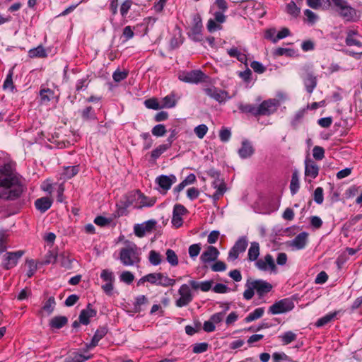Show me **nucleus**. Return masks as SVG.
I'll return each instance as SVG.
<instances>
[{"instance_id":"f257e3e1","label":"nucleus","mask_w":362,"mask_h":362,"mask_svg":"<svg viewBox=\"0 0 362 362\" xmlns=\"http://www.w3.org/2000/svg\"><path fill=\"white\" fill-rule=\"evenodd\" d=\"M24 191L19 177L13 172L10 164L0 167V199L16 200Z\"/></svg>"},{"instance_id":"f03ea898","label":"nucleus","mask_w":362,"mask_h":362,"mask_svg":"<svg viewBox=\"0 0 362 362\" xmlns=\"http://www.w3.org/2000/svg\"><path fill=\"white\" fill-rule=\"evenodd\" d=\"M213 284V280L197 281L194 279H190L188 284H182L178 289L180 297L175 300V305L178 308L188 305L194 298L192 290L207 292L211 290Z\"/></svg>"},{"instance_id":"7ed1b4c3","label":"nucleus","mask_w":362,"mask_h":362,"mask_svg":"<svg viewBox=\"0 0 362 362\" xmlns=\"http://www.w3.org/2000/svg\"><path fill=\"white\" fill-rule=\"evenodd\" d=\"M119 260L124 266L139 267L141 262L139 249L130 241L125 242V247L119 251Z\"/></svg>"},{"instance_id":"20e7f679","label":"nucleus","mask_w":362,"mask_h":362,"mask_svg":"<svg viewBox=\"0 0 362 362\" xmlns=\"http://www.w3.org/2000/svg\"><path fill=\"white\" fill-rule=\"evenodd\" d=\"M246 289L243 292V298L249 300L255 295V291L259 297L264 296L266 293L270 292L272 289V285L262 279H248L245 283Z\"/></svg>"},{"instance_id":"39448f33","label":"nucleus","mask_w":362,"mask_h":362,"mask_svg":"<svg viewBox=\"0 0 362 362\" xmlns=\"http://www.w3.org/2000/svg\"><path fill=\"white\" fill-rule=\"evenodd\" d=\"M148 283L155 286L169 287L174 286L175 284V279L161 272L151 273L148 274Z\"/></svg>"},{"instance_id":"423d86ee","label":"nucleus","mask_w":362,"mask_h":362,"mask_svg":"<svg viewBox=\"0 0 362 362\" xmlns=\"http://www.w3.org/2000/svg\"><path fill=\"white\" fill-rule=\"evenodd\" d=\"M259 106V116H269L274 114L280 106L278 99L270 98L262 101Z\"/></svg>"},{"instance_id":"0eeeda50","label":"nucleus","mask_w":362,"mask_h":362,"mask_svg":"<svg viewBox=\"0 0 362 362\" xmlns=\"http://www.w3.org/2000/svg\"><path fill=\"white\" fill-rule=\"evenodd\" d=\"M248 245V240L246 236H242L238 239L234 245L228 252V260L235 261L239 257L240 253L245 251Z\"/></svg>"},{"instance_id":"6e6552de","label":"nucleus","mask_w":362,"mask_h":362,"mask_svg":"<svg viewBox=\"0 0 362 362\" xmlns=\"http://www.w3.org/2000/svg\"><path fill=\"white\" fill-rule=\"evenodd\" d=\"M255 265L257 269L262 272H269L276 273L277 268L272 255L267 254L264 257L258 259Z\"/></svg>"},{"instance_id":"1a4fd4ad","label":"nucleus","mask_w":362,"mask_h":362,"mask_svg":"<svg viewBox=\"0 0 362 362\" xmlns=\"http://www.w3.org/2000/svg\"><path fill=\"white\" fill-rule=\"evenodd\" d=\"M293 308V302L289 298H284L271 305L269 312L273 315L281 314L292 310Z\"/></svg>"},{"instance_id":"9d476101","label":"nucleus","mask_w":362,"mask_h":362,"mask_svg":"<svg viewBox=\"0 0 362 362\" xmlns=\"http://www.w3.org/2000/svg\"><path fill=\"white\" fill-rule=\"evenodd\" d=\"M336 11L346 21L356 22L359 18L356 10L351 7L348 2L338 8Z\"/></svg>"},{"instance_id":"9b49d317","label":"nucleus","mask_w":362,"mask_h":362,"mask_svg":"<svg viewBox=\"0 0 362 362\" xmlns=\"http://www.w3.org/2000/svg\"><path fill=\"white\" fill-rule=\"evenodd\" d=\"M24 251L18 250L16 252H8L4 255L2 266L6 269H10L14 267L18 259L23 255Z\"/></svg>"},{"instance_id":"f8f14e48","label":"nucleus","mask_w":362,"mask_h":362,"mask_svg":"<svg viewBox=\"0 0 362 362\" xmlns=\"http://www.w3.org/2000/svg\"><path fill=\"white\" fill-rule=\"evenodd\" d=\"M204 77V74L200 70H194L180 74L178 78L186 83H197L201 82Z\"/></svg>"},{"instance_id":"ddd939ff","label":"nucleus","mask_w":362,"mask_h":362,"mask_svg":"<svg viewBox=\"0 0 362 362\" xmlns=\"http://www.w3.org/2000/svg\"><path fill=\"white\" fill-rule=\"evenodd\" d=\"M156 224V221L155 220H148L141 224H136L134 227V233L137 237L141 238L146 233L151 232Z\"/></svg>"},{"instance_id":"4468645a","label":"nucleus","mask_w":362,"mask_h":362,"mask_svg":"<svg viewBox=\"0 0 362 362\" xmlns=\"http://www.w3.org/2000/svg\"><path fill=\"white\" fill-rule=\"evenodd\" d=\"M218 250L214 246H208L200 256V260L204 264L216 261L219 256Z\"/></svg>"},{"instance_id":"2eb2a0df","label":"nucleus","mask_w":362,"mask_h":362,"mask_svg":"<svg viewBox=\"0 0 362 362\" xmlns=\"http://www.w3.org/2000/svg\"><path fill=\"white\" fill-rule=\"evenodd\" d=\"M308 233L307 232H301L291 240L288 245L294 250H302L305 247L308 243Z\"/></svg>"},{"instance_id":"dca6fc26","label":"nucleus","mask_w":362,"mask_h":362,"mask_svg":"<svg viewBox=\"0 0 362 362\" xmlns=\"http://www.w3.org/2000/svg\"><path fill=\"white\" fill-rule=\"evenodd\" d=\"M204 91L208 96L214 99L218 103L224 102L230 98L228 96V94L226 91L218 89L215 87L206 88Z\"/></svg>"},{"instance_id":"f3484780","label":"nucleus","mask_w":362,"mask_h":362,"mask_svg":"<svg viewBox=\"0 0 362 362\" xmlns=\"http://www.w3.org/2000/svg\"><path fill=\"white\" fill-rule=\"evenodd\" d=\"M187 212L186 208L181 204H175L173 208L172 224L175 228H179L182 225L183 221L182 216Z\"/></svg>"},{"instance_id":"a211bd4d","label":"nucleus","mask_w":362,"mask_h":362,"mask_svg":"<svg viewBox=\"0 0 362 362\" xmlns=\"http://www.w3.org/2000/svg\"><path fill=\"white\" fill-rule=\"evenodd\" d=\"M177 181L176 177L173 175H162L156 177V183L162 188L165 192L170 189L173 184Z\"/></svg>"},{"instance_id":"6ab92c4d","label":"nucleus","mask_w":362,"mask_h":362,"mask_svg":"<svg viewBox=\"0 0 362 362\" xmlns=\"http://www.w3.org/2000/svg\"><path fill=\"white\" fill-rule=\"evenodd\" d=\"M90 304L88 305L86 309L82 310L78 317L80 322L83 325H87L90 322V318L93 317L96 315V311L90 307Z\"/></svg>"},{"instance_id":"aec40b11","label":"nucleus","mask_w":362,"mask_h":362,"mask_svg":"<svg viewBox=\"0 0 362 362\" xmlns=\"http://www.w3.org/2000/svg\"><path fill=\"white\" fill-rule=\"evenodd\" d=\"M303 83L305 86L306 90L309 93H312L317 86V78L312 73L307 72L303 76Z\"/></svg>"},{"instance_id":"412c9836","label":"nucleus","mask_w":362,"mask_h":362,"mask_svg":"<svg viewBox=\"0 0 362 362\" xmlns=\"http://www.w3.org/2000/svg\"><path fill=\"white\" fill-rule=\"evenodd\" d=\"M212 186L216 189L214 194L212 195V198L214 200H218L226 192V185L223 180L216 179L214 180V181L212 182Z\"/></svg>"},{"instance_id":"4be33fe9","label":"nucleus","mask_w":362,"mask_h":362,"mask_svg":"<svg viewBox=\"0 0 362 362\" xmlns=\"http://www.w3.org/2000/svg\"><path fill=\"white\" fill-rule=\"evenodd\" d=\"M305 176L315 178L318 175L319 168L317 165L311 160H306L305 162Z\"/></svg>"},{"instance_id":"5701e85b","label":"nucleus","mask_w":362,"mask_h":362,"mask_svg":"<svg viewBox=\"0 0 362 362\" xmlns=\"http://www.w3.org/2000/svg\"><path fill=\"white\" fill-rule=\"evenodd\" d=\"M254 153V148L250 142L245 140L242 142L241 148L238 150V154L241 158H247Z\"/></svg>"},{"instance_id":"b1692460","label":"nucleus","mask_w":362,"mask_h":362,"mask_svg":"<svg viewBox=\"0 0 362 362\" xmlns=\"http://www.w3.org/2000/svg\"><path fill=\"white\" fill-rule=\"evenodd\" d=\"M260 254L259 244L257 242H252L247 252V259L250 262H256Z\"/></svg>"},{"instance_id":"393cba45","label":"nucleus","mask_w":362,"mask_h":362,"mask_svg":"<svg viewBox=\"0 0 362 362\" xmlns=\"http://www.w3.org/2000/svg\"><path fill=\"white\" fill-rule=\"evenodd\" d=\"M107 333V329L105 327H100L99 329H98L95 331L90 343L89 344H87V347L88 349H91L97 346L99 341L102 339L106 335Z\"/></svg>"},{"instance_id":"a878e982","label":"nucleus","mask_w":362,"mask_h":362,"mask_svg":"<svg viewBox=\"0 0 362 362\" xmlns=\"http://www.w3.org/2000/svg\"><path fill=\"white\" fill-rule=\"evenodd\" d=\"M238 109L243 113H250L255 117L259 116V106L253 104H245L240 103Z\"/></svg>"},{"instance_id":"bb28decb","label":"nucleus","mask_w":362,"mask_h":362,"mask_svg":"<svg viewBox=\"0 0 362 362\" xmlns=\"http://www.w3.org/2000/svg\"><path fill=\"white\" fill-rule=\"evenodd\" d=\"M358 35L356 30H350L347 32L346 37L345 40L347 46H356L358 47H362V42L355 37Z\"/></svg>"},{"instance_id":"cd10ccee","label":"nucleus","mask_w":362,"mask_h":362,"mask_svg":"<svg viewBox=\"0 0 362 362\" xmlns=\"http://www.w3.org/2000/svg\"><path fill=\"white\" fill-rule=\"evenodd\" d=\"M52 201L48 197H42L35 202V206L37 210L44 213L52 206Z\"/></svg>"},{"instance_id":"c85d7f7f","label":"nucleus","mask_w":362,"mask_h":362,"mask_svg":"<svg viewBox=\"0 0 362 362\" xmlns=\"http://www.w3.org/2000/svg\"><path fill=\"white\" fill-rule=\"evenodd\" d=\"M300 188L299 175L297 170H294L292 173L291 180L290 183V190L292 195L297 193Z\"/></svg>"},{"instance_id":"c756f323","label":"nucleus","mask_w":362,"mask_h":362,"mask_svg":"<svg viewBox=\"0 0 362 362\" xmlns=\"http://www.w3.org/2000/svg\"><path fill=\"white\" fill-rule=\"evenodd\" d=\"M227 52L230 57L236 58L241 63H247V56L245 54L240 52L237 47H233L228 49Z\"/></svg>"},{"instance_id":"7c9ffc66","label":"nucleus","mask_w":362,"mask_h":362,"mask_svg":"<svg viewBox=\"0 0 362 362\" xmlns=\"http://www.w3.org/2000/svg\"><path fill=\"white\" fill-rule=\"evenodd\" d=\"M68 322L65 316H56L51 319L49 325L52 328L60 329Z\"/></svg>"},{"instance_id":"2f4dec72","label":"nucleus","mask_w":362,"mask_h":362,"mask_svg":"<svg viewBox=\"0 0 362 362\" xmlns=\"http://www.w3.org/2000/svg\"><path fill=\"white\" fill-rule=\"evenodd\" d=\"M55 305L54 298L53 296L49 297L42 306L40 313H45L47 315H49L54 311Z\"/></svg>"},{"instance_id":"473e14b6","label":"nucleus","mask_w":362,"mask_h":362,"mask_svg":"<svg viewBox=\"0 0 362 362\" xmlns=\"http://www.w3.org/2000/svg\"><path fill=\"white\" fill-rule=\"evenodd\" d=\"M176 103L175 94L171 93L162 99V108H172L176 105Z\"/></svg>"},{"instance_id":"72a5a7b5","label":"nucleus","mask_w":362,"mask_h":362,"mask_svg":"<svg viewBox=\"0 0 362 362\" xmlns=\"http://www.w3.org/2000/svg\"><path fill=\"white\" fill-rule=\"evenodd\" d=\"M264 313V308H256L253 312L250 313L245 318V322H250L260 318Z\"/></svg>"},{"instance_id":"f704fd0d","label":"nucleus","mask_w":362,"mask_h":362,"mask_svg":"<svg viewBox=\"0 0 362 362\" xmlns=\"http://www.w3.org/2000/svg\"><path fill=\"white\" fill-rule=\"evenodd\" d=\"M286 11L293 18H297L300 13V8L297 6L296 3L291 1L286 6Z\"/></svg>"},{"instance_id":"c9c22d12","label":"nucleus","mask_w":362,"mask_h":362,"mask_svg":"<svg viewBox=\"0 0 362 362\" xmlns=\"http://www.w3.org/2000/svg\"><path fill=\"white\" fill-rule=\"evenodd\" d=\"M170 148V144H160L151 151V156L153 160H156Z\"/></svg>"},{"instance_id":"e433bc0d","label":"nucleus","mask_w":362,"mask_h":362,"mask_svg":"<svg viewBox=\"0 0 362 362\" xmlns=\"http://www.w3.org/2000/svg\"><path fill=\"white\" fill-rule=\"evenodd\" d=\"M28 55L31 58L45 57L47 56V53L44 47L42 45H39L35 48L30 49L28 51Z\"/></svg>"},{"instance_id":"4c0bfd02","label":"nucleus","mask_w":362,"mask_h":362,"mask_svg":"<svg viewBox=\"0 0 362 362\" xmlns=\"http://www.w3.org/2000/svg\"><path fill=\"white\" fill-rule=\"evenodd\" d=\"M337 313L338 312L335 311L334 313H328L322 317L318 319L315 323L316 327H320L327 325L337 316Z\"/></svg>"},{"instance_id":"58836bf2","label":"nucleus","mask_w":362,"mask_h":362,"mask_svg":"<svg viewBox=\"0 0 362 362\" xmlns=\"http://www.w3.org/2000/svg\"><path fill=\"white\" fill-rule=\"evenodd\" d=\"M279 338L281 339L284 345H287L295 341L297 338V335L292 331H287L283 334L280 335Z\"/></svg>"},{"instance_id":"ea45409f","label":"nucleus","mask_w":362,"mask_h":362,"mask_svg":"<svg viewBox=\"0 0 362 362\" xmlns=\"http://www.w3.org/2000/svg\"><path fill=\"white\" fill-rule=\"evenodd\" d=\"M203 28L202 18L199 14L196 13L193 16L192 27L190 31L202 32Z\"/></svg>"},{"instance_id":"a19ab883","label":"nucleus","mask_w":362,"mask_h":362,"mask_svg":"<svg viewBox=\"0 0 362 362\" xmlns=\"http://www.w3.org/2000/svg\"><path fill=\"white\" fill-rule=\"evenodd\" d=\"M81 117L84 120L96 119L97 117L91 106L86 107L81 112Z\"/></svg>"},{"instance_id":"79ce46f5","label":"nucleus","mask_w":362,"mask_h":362,"mask_svg":"<svg viewBox=\"0 0 362 362\" xmlns=\"http://www.w3.org/2000/svg\"><path fill=\"white\" fill-rule=\"evenodd\" d=\"M162 260H163L162 256L159 252H158L155 250L150 251L149 256H148V261L152 265H153V266L159 265L162 262Z\"/></svg>"},{"instance_id":"37998d69","label":"nucleus","mask_w":362,"mask_h":362,"mask_svg":"<svg viewBox=\"0 0 362 362\" xmlns=\"http://www.w3.org/2000/svg\"><path fill=\"white\" fill-rule=\"evenodd\" d=\"M167 262L173 267L178 264V257L174 250L168 249L165 252Z\"/></svg>"},{"instance_id":"c03bdc74","label":"nucleus","mask_w":362,"mask_h":362,"mask_svg":"<svg viewBox=\"0 0 362 362\" xmlns=\"http://www.w3.org/2000/svg\"><path fill=\"white\" fill-rule=\"evenodd\" d=\"M13 67L11 68L6 76V78L3 84V88L4 90H13L14 89V86L13 83Z\"/></svg>"},{"instance_id":"a18cd8bd","label":"nucleus","mask_w":362,"mask_h":362,"mask_svg":"<svg viewBox=\"0 0 362 362\" xmlns=\"http://www.w3.org/2000/svg\"><path fill=\"white\" fill-rule=\"evenodd\" d=\"M132 204V202L126 199L125 200H120L117 204V214L119 216L126 214L127 209Z\"/></svg>"},{"instance_id":"49530a36","label":"nucleus","mask_w":362,"mask_h":362,"mask_svg":"<svg viewBox=\"0 0 362 362\" xmlns=\"http://www.w3.org/2000/svg\"><path fill=\"white\" fill-rule=\"evenodd\" d=\"M57 256H58L57 262H59L60 263V265L62 267L66 268V269L71 268V264H72L73 260L71 259L67 255H66V254L64 252L62 253Z\"/></svg>"},{"instance_id":"de8ad7c7","label":"nucleus","mask_w":362,"mask_h":362,"mask_svg":"<svg viewBox=\"0 0 362 362\" xmlns=\"http://www.w3.org/2000/svg\"><path fill=\"white\" fill-rule=\"evenodd\" d=\"M134 279V274L129 271H124L119 275L120 281L127 284H131Z\"/></svg>"},{"instance_id":"09e8293b","label":"nucleus","mask_w":362,"mask_h":362,"mask_svg":"<svg viewBox=\"0 0 362 362\" xmlns=\"http://www.w3.org/2000/svg\"><path fill=\"white\" fill-rule=\"evenodd\" d=\"M79 171L78 165L68 166L64 168V175L66 178L70 179L75 176Z\"/></svg>"},{"instance_id":"8fccbe9b","label":"nucleus","mask_w":362,"mask_h":362,"mask_svg":"<svg viewBox=\"0 0 362 362\" xmlns=\"http://www.w3.org/2000/svg\"><path fill=\"white\" fill-rule=\"evenodd\" d=\"M208 129H209L208 127L206 124H202L197 126L194 129V132L195 134L197 135V136L199 139H202L204 137V136L208 132Z\"/></svg>"},{"instance_id":"3c124183","label":"nucleus","mask_w":362,"mask_h":362,"mask_svg":"<svg viewBox=\"0 0 362 362\" xmlns=\"http://www.w3.org/2000/svg\"><path fill=\"white\" fill-rule=\"evenodd\" d=\"M200 251H201V245L199 243L191 245L189 247V250H188L189 255L193 259H194L199 255V254L200 253Z\"/></svg>"},{"instance_id":"603ef678","label":"nucleus","mask_w":362,"mask_h":362,"mask_svg":"<svg viewBox=\"0 0 362 362\" xmlns=\"http://www.w3.org/2000/svg\"><path fill=\"white\" fill-rule=\"evenodd\" d=\"M146 107L148 109L159 110L162 109V105L158 103L156 98H150L144 102Z\"/></svg>"},{"instance_id":"864d4df0","label":"nucleus","mask_w":362,"mask_h":362,"mask_svg":"<svg viewBox=\"0 0 362 362\" xmlns=\"http://www.w3.org/2000/svg\"><path fill=\"white\" fill-rule=\"evenodd\" d=\"M148 299L144 295L138 296L135 298V302L134 303V308L136 311H140L141 305L147 303Z\"/></svg>"},{"instance_id":"5fc2aeb1","label":"nucleus","mask_w":362,"mask_h":362,"mask_svg":"<svg viewBox=\"0 0 362 362\" xmlns=\"http://www.w3.org/2000/svg\"><path fill=\"white\" fill-rule=\"evenodd\" d=\"M25 264L28 268L27 272V276L28 277H31L33 276V274L35 273L37 270V264L33 259H27Z\"/></svg>"},{"instance_id":"6e6d98bb","label":"nucleus","mask_w":362,"mask_h":362,"mask_svg":"<svg viewBox=\"0 0 362 362\" xmlns=\"http://www.w3.org/2000/svg\"><path fill=\"white\" fill-rule=\"evenodd\" d=\"M313 158L317 160H321L325 157V150L322 147L315 146L313 149Z\"/></svg>"},{"instance_id":"4d7b16f0","label":"nucleus","mask_w":362,"mask_h":362,"mask_svg":"<svg viewBox=\"0 0 362 362\" xmlns=\"http://www.w3.org/2000/svg\"><path fill=\"white\" fill-rule=\"evenodd\" d=\"M152 134L156 136H163L166 133V129L164 124H159L152 129Z\"/></svg>"},{"instance_id":"13d9d810","label":"nucleus","mask_w":362,"mask_h":362,"mask_svg":"<svg viewBox=\"0 0 362 362\" xmlns=\"http://www.w3.org/2000/svg\"><path fill=\"white\" fill-rule=\"evenodd\" d=\"M206 28L209 32L213 33L216 30H221L222 26L215 20L210 18L207 22Z\"/></svg>"},{"instance_id":"bf43d9fd","label":"nucleus","mask_w":362,"mask_h":362,"mask_svg":"<svg viewBox=\"0 0 362 362\" xmlns=\"http://www.w3.org/2000/svg\"><path fill=\"white\" fill-rule=\"evenodd\" d=\"M209 344L206 342L197 343L193 346L192 351L195 354H201L207 351Z\"/></svg>"},{"instance_id":"052dcab7","label":"nucleus","mask_w":362,"mask_h":362,"mask_svg":"<svg viewBox=\"0 0 362 362\" xmlns=\"http://www.w3.org/2000/svg\"><path fill=\"white\" fill-rule=\"evenodd\" d=\"M216 293H226L230 291V288H228L226 285L218 283L214 287L211 286V288Z\"/></svg>"},{"instance_id":"680f3d73","label":"nucleus","mask_w":362,"mask_h":362,"mask_svg":"<svg viewBox=\"0 0 362 362\" xmlns=\"http://www.w3.org/2000/svg\"><path fill=\"white\" fill-rule=\"evenodd\" d=\"M90 358V356H84L83 354H75L71 358H67L64 362H84L86 360Z\"/></svg>"},{"instance_id":"e2e57ef3","label":"nucleus","mask_w":362,"mask_h":362,"mask_svg":"<svg viewBox=\"0 0 362 362\" xmlns=\"http://www.w3.org/2000/svg\"><path fill=\"white\" fill-rule=\"evenodd\" d=\"M100 277L106 282H113L115 281L113 272L108 269H103L101 272Z\"/></svg>"},{"instance_id":"0e129e2a","label":"nucleus","mask_w":362,"mask_h":362,"mask_svg":"<svg viewBox=\"0 0 362 362\" xmlns=\"http://www.w3.org/2000/svg\"><path fill=\"white\" fill-rule=\"evenodd\" d=\"M307 21L310 24H314L318 19V16L312 11L306 9L304 11Z\"/></svg>"},{"instance_id":"69168bd1","label":"nucleus","mask_w":362,"mask_h":362,"mask_svg":"<svg viewBox=\"0 0 362 362\" xmlns=\"http://www.w3.org/2000/svg\"><path fill=\"white\" fill-rule=\"evenodd\" d=\"M211 270L215 272H224L226 270V264L222 261H217L211 267Z\"/></svg>"},{"instance_id":"338daca9","label":"nucleus","mask_w":362,"mask_h":362,"mask_svg":"<svg viewBox=\"0 0 362 362\" xmlns=\"http://www.w3.org/2000/svg\"><path fill=\"white\" fill-rule=\"evenodd\" d=\"M323 189L322 187H317L314 192V200L315 202L320 204L323 202Z\"/></svg>"},{"instance_id":"774afa93","label":"nucleus","mask_w":362,"mask_h":362,"mask_svg":"<svg viewBox=\"0 0 362 362\" xmlns=\"http://www.w3.org/2000/svg\"><path fill=\"white\" fill-rule=\"evenodd\" d=\"M272 359L274 362H284L288 359V356L284 352H274L272 354Z\"/></svg>"}]
</instances>
